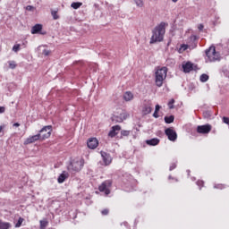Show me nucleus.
<instances>
[{
  "label": "nucleus",
  "mask_w": 229,
  "mask_h": 229,
  "mask_svg": "<svg viewBox=\"0 0 229 229\" xmlns=\"http://www.w3.org/2000/svg\"><path fill=\"white\" fill-rule=\"evenodd\" d=\"M181 48L182 49V51H187V49H189V45H182Z\"/></svg>",
  "instance_id": "37"
},
{
  "label": "nucleus",
  "mask_w": 229,
  "mask_h": 229,
  "mask_svg": "<svg viewBox=\"0 0 229 229\" xmlns=\"http://www.w3.org/2000/svg\"><path fill=\"white\" fill-rule=\"evenodd\" d=\"M52 131H53V126L47 125V126L43 127L39 131L40 139H42L43 140H46V139H49L51 137V132Z\"/></svg>",
  "instance_id": "5"
},
{
  "label": "nucleus",
  "mask_w": 229,
  "mask_h": 229,
  "mask_svg": "<svg viewBox=\"0 0 229 229\" xmlns=\"http://www.w3.org/2000/svg\"><path fill=\"white\" fill-rule=\"evenodd\" d=\"M206 56L209 62H216L219 60V53L216 52V47H210L206 50Z\"/></svg>",
  "instance_id": "4"
},
{
  "label": "nucleus",
  "mask_w": 229,
  "mask_h": 229,
  "mask_svg": "<svg viewBox=\"0 0 229 229\" xmlns=\"http://www.w3.org/2000/svg\"><path fill=\"white\" fill-rule=\"evenodd\" d=\"M214 189H225V185L223 184H216L214 186Z\"/></svg>",
  "instance_id": "38"
},
{
  "label": "nucleus",
  "mask_w": 229,
  "mask_h": 229,
  "mask_svg": "<svg viewBox=\"0 0 229 229\" xmlns=\"http://www.w3.org/2000/svg\"><path fill=\"white\" fill-rule=\"evenodd\" d=\"M83 165H85V160L83 158H75L68 165V170L72 173H79L81 169H83Z\"/></svg>",
  "instance_id": "3"
},
{
  "label": "nucleus",
  "mask_w": 229,
  "mask_h": 229,
  "mask_svg": "<svg viewBox=\"0 0 229 229\" xmlns=\"http://www.w3.org/2000/svg\"><path fill=\"white\" fill-rule=\"evenodd\" d=\"M26 10L28 12H35L36 8L33 5H27Z\"/></svg>",
  "instance_id": "32"
},
{
  "label": "nucleus",
  "mask_w": 229,
  "mask_h": 229,
  "mask_svg": "<svg viewBox=\"0 0 229 229\" xmlns=\"http://www.w3.org/2000/svg\"><path fill=\"white\" fill-rule=\"evenodd\" d=\"M9 67L10 69H15V67H17L15 61H9Z\"/></svg>",
  "instance_id": "30"
},
{
  "label": "nucleus",
  "mask_w": 229,
  "mask_h": 229,
  "mask_svg": "<svg viewBox=\"0 0 229 229\" xmlns=\"http://www.w3.org/2000/svg\"><path fill=\"white\" fill-rule=\"evenodd\" d=\"M6 112V107L5 106H0V114H4Z\"/></svg>",
  "instance_id": "41"
},
{
  "label": "nucleus",
  "mask_w": 229,
  "mask_h": 229,
  "mask_svg": "<svg viewBox=\"0 0 229 229\" xmlns=\"http://www.w3.org/2000/svg\"><path fill=\"white\" fill-rule=\"evenodd\" d=\"M211 130H212V126L210 124L199 125L197 127L198 133H202L203 135H205L207 133H210Z\"/></svg>",
  "instance_id": "9"
},
{
  "label": "nucleus",
  "mask_w": 229,
  "mask_h": 229,
  "mask_svg": "<svg viewBox=\"0 0 229 229\" xmlns=\"http://www.w3.org/2000/svg\"><path fill=\"white\" fill-rule=\"evenodd\" d=\"M164 35H165V22L162 21L153 30L150 44H155V42H162V40H164Z\"/></svg>",
  "instance_id": "1"
},
{
  "label": "nucleus",
  "mask_w": 229,
  "mask_h": 229,
  "mask_svg": "<svg viewBox=\"0 0 229 229\" xmlns=\"http://www.w3.org/2000/svg\"><path fill=\"white\" fill-rule=\"evenodd\" d=\"M174 169H176V163H172V164L170 165L169 170H170V171H173Z\"/></svg>",
  "instance_id": "36"
},
{
  "label": "nucleus",
  "mask_w": 229,
  "mask_h": 229,
  "mask_svg": "<svg viewBox=\"0 0 229 229\" xmlns=\"http://www.w3.org/2000/svg\"><path fill=\"white\" fill-rule=\"evenodd\" d=\"M188 174H191V170H187Z\"/></svg>",
  "instance_id": "48"
},
{
  "label": "nucleus",
  "mask_w": 229,
  "mask_h": 229,
  "mask_svg": "<svg viewBox=\"0 0 229 229\" xmlns=\"http://www.w3.org/2000/svg\"><path fill=\"white\" fill-rule=\"evenodd\" d=\"M13 126H15L16 128H19V126H21V124L19 123H13Z\"/></svg>",
  "instance_id": "45"
},
{
  "label": "nucleus",
  "mask_w": 229,
  "mask_h": 229,
  "mask_svg": "<svg viewBox=\"0 0 229 229\" xmlns=\"http://www.w3.org/2000/svg\"><path fill=\"white\" fill-rule=\"evenodd\" d=\"M168 107L170 108V110H173V108H174V98H172V99L168 102Z\"/></svg>",
  "instance_id": "26"
},
{
  "label": "nucleus",
  "mask_w": 229,
  "mask_h": 229,
  "mask_svg": "<svg viewBox=\"0 0 229 229\" xmlns=\"http://www.w3.org/2000/svg\"><path fill=\"white\" fill-rule=\"evenodd\" d=\"M194 67L196 66H194V64L191 62H186L182 64L183 72H191V71L196 70Z\"/></svg>",
  "instance_id": "13"
},
{
  "label": "nucleus",
  "mask_w": 229,
  "mask_h": 229,
  "mask_svg": "<svg viewBox=\"0 0 229 229\" xmlns=\"http://www.w3.org/2000/svg\"><path fill=\"white\" fill-rule=\"evenodd\" d=\"M165 133L172 142H174L176 139H178V134H176V131L172 128L165 129Z\"/></svg>",
  "instance_id": "7"
},
{
  "label": "nucleus",
  "mask_w": 229,
  "mask_h": 229,
  "mask_svg": "<svg viewBox=\"0 0 229 229\" xmlns=\"http://www.w3.org/2000/svg\"><path fill=\"white\" fill-rule=\"evenodd\" d=\"M173 3H178V0H172Z\"/></svg>",
  "instance_id": "47"
},
{
  "label": "nucleus",
  "mask_w": 229,
  "mask_h": 229,
  "mask_svg": "<svg viewBox=\"0 0 229 229\" xmlns=\"http://www.w3.org/2000/svg\"><path fill=\"white\" fill-rule=\"evenodd\" d=\"M165 123H166V124H171V123H174V115L165 116Z\"/></svg>",
  "instance_id": "21"
},
{
  "label": "nucleus",
  "mask_w": 229,
  "mask_h": 229,
  "mask_svg": "<svg viewBox=\"0 0 229 229\" xmlns=\"http://www.w3.org/2000/svg\"><path fill=\"white\" fill-rule=\"evenodd\" d=\"M42 31V24H36L31 28V34L37 35Z\"/></svg>",
  "instance_id": "16"
},
{
  "label": "nucleus",
  "mask_w": 229,
  "mask_h": 229,
  "mask_svg": "<svg viewBox=\"0 0 229 229\" xmlns=\"http://www.w3.org/2000/svg\"><path fill=\"white\" fill-rule=\"evenodd\" d=\"M39 223H40V228L41 229L46 228L47 226V225H48V222L47 220H40Z\"/></svg>",
  "instance_id": "24"
},
{
  "label": "nucleus",
  "mask_w": 229,
  "mask_h": 229,
  "mask_svg": "<svg viewBox=\"0 0 229 229\" xmlns=\"http://www.w3.org/2000/svg\"><path fill=\"white\" fill-rule=\"evenodd\" d=\"M51 14H52L53 19H54L55 21H57V19H60V17L58 16L56 11H52V12H51Z\"/></svg>",
  "instance_id": "28"
},
{
  "label": "nucleus",
  "mask_w": 229,
  "mask_h": 229,
  "mask_svg": "<svg viewBox=\"0 0 229 229\" xmlns=\"http://www.w3.org/2000/svg\"><path fill=\"white\" fill-rule=\"evenodd\" d=\"M124 226H128V223L124 222L123 223Z\"/></svg>",
  "instance_id": "46"
},
{
  "label": "nucleus",
  "mask_w": 229,
  "mask_h": 229,
  "mask_svg": "<svg viewBox=\"0 0 229 229\" xmlns=\"http://www.w3.org/2000/svg\"><path fill=\"white\" fill-rule=\"evenodd\" d=\"M119 131H121L120 125H114L111 128V131L108 133V137H111V139H114V137H115V135L119 133Z\"/></svg>",
  "instance_id": "14"
},
{
  "label": "nucleus",
  "mask_w": 229,
  "mask_h": 229,
  "mask_svg": "<svg viewBox=\"0 0 229 229\" xmlns=\"http://www.w3.org/2000/svg\"><path fill=\"white\" fill-rule=\"evenodd\" d=\"M199 80H200V81H201L202 83H205V82L208 81V75L203 73V74L200 75Z\"/></svg>",
  "instance_id": "23"
},
{
  "label": "nucleus",
  "mask_w": 229,
  "mask_h": 229,
  "mask_svg": "<svg viewBox=\"0 0 229 229\" xmlns=\"http://www.w3.org/2000/svg\"><path fill=\"white\" fill-rule=\"evenodd\" d=\"M111 187H112V181L107 180L101 183V185L98 187V190L100 192H104L106 196H108V194H110Z\"/></svg>",
  "instance_id": "6"
},
{
  "label": "nucleus",
  "mask_w": 229,
  "mask_h": 229,
  "mask_svg": "<svg viewBox=\"0 0 229 229\" xmlns=\"http://www.w3.org/2000/svg\"><path fill=\"white\" fill-rule=\"evenodd\" d=\"M203 115H204V117H205L206 119H208L209 117L212 116V113H211L210 111H205V112L203 113Z\"/></svg>",
  "instance_id": "29"
},
{
  "label": "nucleus",
  "mask_w": 229,
  "mask_h": 229,
  "mask_svg": "<svg viewBox=\"0 0 229 229\" xmlns=\"http://www.w3.org/2000/svg\"><path fill=\"white\" fill-rule=\"evenodd\" d=\"M67 178H69V174L67 172H63L59 175L57 182H58V183H64V182H65V180H67Z\"/></svg>",
  "instance_id": "18"
},
{
  "label": "nucleus",
  "mask_w": 229,
  "mask_h": 229,
  "mask_svg": "<svg viewBox=\"0 0 229 229\" xmlns=\"http://www.w3.org/2000/svg\"><path fill=\"white\" fill-rule=\"evenodd\" d=\"M194 180H196V178L193 177V178H192V181L194 182Z\"/></svg>",
  "instance_id": "51"
},
{
  "label": "nucleus",
  "mask_w": 229,
  "mask_h": 229,
  "mask_svg": "<svg viewBox=\"0 0 229 229\" xmlns=\"http://www.w3.org/2000/svg\"><path fill=\"white\" fill-rule=\"evenodd\" d=\"M153 104L151 100H145L142 106V114L148 115L152 111Z\"/></svg>",
  "instance_id": "8"
},
{
  "label": "nucleus",
  "mask_w": 229,
  "mask_h": 229,
  "mask_svg": "<svg viewBox=\"0 0 229 229\" xmlns=\"http://www.w3.org/2000/svg\"><path fill=\"white\" fill-rule=\"evenodd\" d=\"M146 144H148V146H158V144H160V140L157 138L147 140Z\"/></svg>",
  "instance_id": "17"
},
{
  "label": "nucleus",
  "mask_w": 229,
  "mask_h": 229,
  "mask_svg": "<svg viewBox=\"0 0 229 229\" xmlns=\"http://www.w3.org/2000/svg\"><path fill=\"white\" fill-rule=\"evenodd\" d=\"M81 3L80 2H73L71 4V7L73 8V10H78V8H80L81 6Z\"/></svg>",
  "instance_id": "22"
},
{
  "label": "nucleus",
  "mask_w": 229,
  "mask_h": 229,
  "mask_svg": "<svg viewBox=\"0 0 229 229\" xmlns=\"http://www.w3.org/2000/svg\"><path fill=\"white\" fill-rule=\"evenodd\" d=\"M100 154L105 165H110L112 164V156L105 151H101Z\"/></svg>",
  "instance_id": "11"
},
{
  "label": "nucleus",
  "mask_w": 229,
  "mask_h": 229,
  "mask_svg": "<svg viewBox=\"0 0 229 229\" xmlns=\"http://www.w3.org/2000/svg\"><path fill=\"white\" fill-rule=\"evenodd\" d=\"M155 81L157 87H162L164 85V80L167 78V67L164 66L162 68H159L155 72Z\"/></svg>",
  "instance_id": "2"
},
{
  "label": "nucleus",
  "mask_w": 229,
  "mask_h": 229,
  "mask_svg": "<svg viewBox=\"0 0 229 229\" xmlns=\"http://www.w3.org/2000/svg\"><path fill=\"white\" fill-rule=\"evenodd\" d=\"M12 228V224L8 222H3L0 220V229H10Z\"/></svg>",
  "instance_id": "20"
},
{
  "label": "nucleus",
  "mask_w": 229,
  "mask_h": 229,
  "mask_svg": "<svg viewBox=\"0 0 229 229\" xmlns=\"http://www.w3.org/2000/svg\"><path fill=\"white\" fill-rule=\"evenodd\" d=\"M134 2L136 3L137 6H140V7H142L144 4L142 0H134Z\"/></svg>",
  "instance_id": "33"
},
{
  "label": "nucleus",
  "mask_w": 229,
  "mask_h": 229,
  "mask_svg": "<svg viewBox=\"0 0 229 229\" xmlns=\"http://www.w3.org/2000/svg\"><path fill=\"white\" fill-rule=\"evenodd\" d=\"M108 212H109L108 209H104L101 211V214H102V216H108Z\"/></svg>",
  "instance_id": "40"
},
{
  "label": "nucleus",
  "mask_w": 229,
  "mask_h": 229,
  "mask_svg": "<svg viewBox=\"0 0 229 229\" xmlns=\"http://www.w3.org/2000/svg\"><path fill=\"white\" fill-rule=\"evenodd\" d=\"M43 55L45 56H49V55H51V51L50 50H47V49H44L43 50Z\"/></svg>",
  "instance_id": "34"
},
{
  "label": "nucleus",
  "mask_w": 229,
  "mask_h": 229,
  "mask_svg": "<svg viewBox=\"0 0 229 229\" xmlns=\"http://www.w3.org/2000/svg\"><path fill=\"white\" fill-rule=\"evenodd\" d=\"M88 148H89V149H96V148H98V145L99 144L98 142V139L96 138H90L88 142Z\"/></svg>",
  "instance_id": "15"
},
{
  "label": "nucleus",
  "mask_w": 229,
  "mask_h": 229,
  "mask_svg": "<svg viewBox=\"0 0 229 229\" xmlns=\"http://www.w3.org/2000/svg\"><path fill=\"white\" fill-rule=\"evenodd\" d=\"M203 28H204L203 24H199V27H198V30L199 31H203Z\"/></svg>",
  "instance_id": "42"
},
{
  "label": "nucleus",
  "mask_w": 229,
  "mask_h": 229,
  "mask_svg": "<svg viewBox=\"0 0 229 229\" xmlns=\"http://www.w3.org/2000/svg\"><path fill=\"white\" fill-rule=\"evenodd\" d=\"M22 221H24V219H22L21 217L19 218L18 222L15 225L16 228H21V225H22Z\"/></svg>",
  "instance_id": "31"
},
{
  "label": "nucleus",
  "mask_w": 229,
  "mask_h": 229,
  "mask_svg": "<svg viewBox=\"0 0 229 229\" xmlns=\"http://www.w3.org/2000/svg\"><path fill=\"white\" fill-rule=\"evenodd\" d=\"M223 123H225V124H228L229 125V118L226 116L223 117Z\"/></svg>",
  "instance_id": "35"
},
{
  "label": "nucleus",
  "mask_w": 229,
  "mask_h": 229,
  "mask_svg": "<svg viewBox=\"0 0 229 229\" xmlns=\"http://www.w3.org/2000/svg\"><path fill=\"white\" fill-rule=\"evenodd\" d=\"M204 184H205V182L203 181H198L197 182L198 187H203Z\"/></svg>",
  "instance_id": "39"
},
{
  "label": "nucleus",
  "mask_w": 229,
  "mask_h": 229,
  "mask_svg": "<svg viewBox=\"0 0 229 229\" xmlns=\"http://www.w3.org/2000/svg\"><path fill=\"white\" fill-rule=\"evenodd\" d=\"M37 140H40V134L30 136L24 140L23 144L24 146H28V144H33V142H37Z\"/></svg>",
  "instance_id": "12"
},
{
  "label": "nucleus",
  "mask_w": 229,
  "mask_h": 229,
  "mask_svg": "<svg viewBox=\"0 0 229 229\" xmlns=\"http://www.w3.org/2000/svg\"><path fill=\"white\" fill-rule=\"evenodd\" d=\"M1 130H3V126H0V131H1Z\"/></svg>",
  "instance_id": "49"
},
{
  "label": "nucleus",
  "mask_w": 229,
  "mask_h": 229,
  "mask_svg": "<svg viewBox=\"0 0 229 229\" xmlns=\"http://www.w3.org/2000/svg\"><path fill=\"white\" fill-rule=\"evenodd\" d=\"M160 111V105H156L155 112Z\"/></svg>",
  "instance_id": "43"
},
{
  "label": "nucleus",
  "mask_w": 229,
  "mask_h": 229,
  "mask_svg": "<svg viewBox=\"0 0 229 229\" xmlns=\"http://www.w3.org/2000/svg\"><path fill=\"white\" fill-rule=\"evenodd\" d=\"M130 133H131L130 131H126V130L121 131L122 137H128L130 135Z\"/></svg>",
  "instance_id": "27"
},
{
  "label": "nucleus",
  "mask_w": 229,
  "mask_h": 229,
  "mask_svg": "<svg viewBox=\"0 0 229 229\" xmlns=\"http://www.w3.org/2000/svg\"><path fill=\"white\" fill-rule=\"evenodd\" d=\"M13 51L14 53H18V51H21V45L20 44H16L13 47Z\"/></svg>",
  "instance_id": "25"
},
{
  "label": "nucleus",
  "mask_w": 229,
  "mask_h": 229,
  "mask_svg": "<svg viewBox=\"0 0 229 229\" xmlns=\"http://www.w3.org/2000/svg\"><path fill=\"white\" fill-rule=\"evenodd\" d=\"M171 178H173V177H171V175H170V176L168 177V179L171 180Z\"/></svg>",
  "instance_id": "50"
},
{
  "label": "nucleus",
  "mask_w": 229,
  "mask_h": 229,
  "mask_svg": "<svg viewBox=\"0 0 229 229\" xmlns=\"http://www.w3.org/2000/svg\"><path fill=\"white\" fill-rule=\"evenodd\" d=\"M123 99L124 101H131L133 99V93L131 91H126L123 94Z\"/></svg>",
  "instance_id": "19"
},
{
  "label": "nucleus",
  "mask_w": 229,
  "mask_h": 229,
  "mask_svg": "<svg viewBox=\"0 0 229 229\" xmlns=\"http://www.w3.org/2000/svg\"><path fill=\"white\" fill-rule=\"evenodd\" d=\"M127 115L125 113H121L120 114H114L112 117L113 123H123V121H126Z\"/></svg>",
  "instance_id": "10"
},
{
  "label": "nucleus",
  "mask_w": 229,
  "mask_h": 229,
  "mask_svg": "<svg viewBox=\"0 0 229 229\" xmlns=\"http://www.w3.org/2000/svg\"><path fill=\"white\" fill-rule=\"evenodd\" d=\"M153 117H155V119H158V112H154L153 114Z\"/></svg>",
  "instance_id": "44"
}]
</instances>
